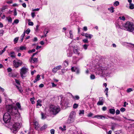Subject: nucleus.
Here are the masks:
<instances>
[{
    "label": "nucleus",
    "mask_w": 134,
    "mask_h": 134,
    "mask_svg": "<svg viewBox=\"0 0 134 134\" xmlns=\"http://www.w3.org/2000/svg\"><path fill=\"white\" fill-rule=\"evenodd\" d=\"M7 111L13 116V119L9 123V125L12 126L11 130L13 133H15L20 127L21 118L19 115L18 108L12 104L6 105Z\"/></svg>",
    "instance_id": "f257e3e1"
},
{
    "label": "nucleus",
    "mask_w": 134,
    "mask_h": 134,
    "mask_svg": "<svg viewBox=\"0 0 134 134\" xmlns=\"http://www.w3.org/2000/svg\"><path fill=\"white\" fill-rule=\"evenodd\" d=\"M117 28L120 29L132 32L134 31V24L132 22H127L123 24L121 21H117L115 24Z\"/></svg>",
    "instance_id": "f03ea898"
},
{
    "label": "nucleus",
    "mask_w": 134,
    "mask_h": 134,
    "mask_svg": "<svg viewBox=\"0 0 134 134\" xmlns=\"http://www.w3.org/2000/svg\"><path fill=\"white\" fill-rule=\"evenodd\" d=\"M96 72L100 74L105 75L109 74V68H95Z\"/></svg>",
    "instance_id": "7ed1b4c3"
},
{
    "label": "nucleus",
    "mask_w": 134,
    "mask_h": 134,
    "mask_svg": "<svg viewBox=\"0 0 134 134\" xmlns=\"http://www.w3.org/2000/svg\"><path fill=\"white\" fill-rule=\"evenodd\" d=\"M49 110L51 113L55 115L60 111V108L58 106L52 105L50 106Z\"/></svg>",
    "instance_id": "20e7f679"
},
{
    "label": "nucleus",
    "mask_w": 134,
    "mask_h": 134,
    "mask_svg": "<svg viewBox=\"0 0 134 134\" xmlns=\"http://www.w3.org/2000/svg\"><path fill=\"white\" fill-rule=\"evenodd\" d=\"M75 114V113L74 112L72 111L71 113L69 118L67 120L66 123L67 124H70L74 121Z\"/></svg>",
    "instance_id": "39448f33"
},
{
    "label": "nucleus",
    "mask_w": 134,
    "mask_h": 134,
    "mask_svg": "<svg viewBox=\"0 0 134 134\" xmlns=\"http://www.w3.org/2000/svg\"><path fill=\"white\" fill-rule=\"evenodd\" d=\"M9 113H6L4 114L3 116V119L4 122L5 123L9 122L10 121L11 119L10 115Z\"/></svg>",
    "instance_id": "423d86ee"
},
{
    "label": "nucleus",
    "mask_w": 134,
    "mask_h": 134,
    "mask_svg": "<svg viewBox=\"0 0 134 134\" xmlns=\"http://www.w3.org/2000/svg\"><path fill=\"white\" fill-rule=\"evenodd\" d=\"M28 71V69L26 68H22L20 70V74L21 76L22 79L26 76V75Z\"/></svg>",
    "instance_id": "0eeeda50"
},
{
    "label": "nucleus",
    "mask_w": 134,
    "mask_h": 134,
    "mask_svg": "<svg viewBox=\"0 0 134 134\" xmlns=\"http://www.w3.org/2000/svg\"><path fill=\"white\" fill-rule=\"evenodd\" d=\"M73 52L75 54H76L79 57H80V58H82L83 57V54L80 53L78 49L75 47H73Z\"/></svg>",
    "instance_id": "6e6552de"
},
{
    "label": "nucleus",
    "mask_w": 134,
    "mask_h": 134,
    "mask_svg": "<svg viewBox=\"0 0 134 134\" xmlns=\"http://www.w3.org/2000/svg\"><path fill=\"white\" fill-rule=\"evenodd\" d=\"M60 97L61 98L60 104L62 105H64L65 106L68 105V103L67 99L64 97H62L61 96H60Z\"/></svg>",
    "instance_id": "1a4fd4ad"
},
{
    "label": "nucleus",
    "mask_w": 134,
    "mask_h": 134,
    "mask_svg": "<svg viewBox=\"0 0 134 134\" xmlns=\"http://www.w3.org/2000/svg\"><path fill=\"white\" fill-rule=\"evenodd\" d=\"M13 63V64L15 65L16 67L20 66L22 64V61L20 60H14Z\"/></svg>",
    "instance_id": "9d476101"
},
{
    "label": "nucleus",
    "mask_w": 134,
    "mask_h": 134,
    "mask_svg": "<svg viewBox=\"0 0 134 134\" xmlns=\"http://www.w3.org/2000/svg\"><path fill=\"white\" fill-rule=\"evenodd\" d=\"M99 98V101L97 103V104L98 105H102L103 104L104 100L102 98H102Z\"/></svg>",
    "instance_id": "9b49d317"
},
{
    "label": "nucleus",
    "mask_w": 134,
    "mask_h": 134,
    "mask_svg": "<svg viewBox=\"0 0 134 134\" xmlns=\"http://www.w3.org/2000/svg\"><path fill=\"white\" fill-rule=\"evenodd\" d=\"M82 58H80V57H73V62L74 63H76L79 60L81 59Z\"/></svg>",
    "instance_id": "f8f14e48"
},
{
    "label": "nucleus",
    "mask_w": 134,
    "mask_h": 134,
    "mask_svg": "<svg viewBox=\"0 0 134 134\" xmlns=\"http://www.w3.org/2000/svg\"><path fill=\"white\" fill-rule=\"evenodd\" d=\"M71 69L72 71L76 72L77 74L79 72V70L78 68H71Z\"/></svg>",
    "instance_id": "ddd939ff"
},
{
    "label": "nucleus",
    "mask_w": 134,
    "mask_h": 134,
    "mask_svg": "<svg viewBox=\"0 0 134 134\" xmlns=\"http://www.w3.org/2000/svg\"><path fill=\"white\" fill-rule=\"evenodd\" d=\"M93 118H97L98 119L100 118L102 119H107L105 116H102L101 115H95L93 117Z\"/></svg>",
    "instance_id": "4468645a"
},
{
    "label": "nucleus",
    "mask_w": 134,
    "mask_h": 134,
    "mask_svg": "<svg viewBox=\"0 0 134 134\" xmlns=\"http://www.w3.org/2000/svg\"><path fill=\"white\" fill-rule=\"evenodd\" d=\"M5 103L6 104H12V99L8 98H5Z\"/></svg>",
    "instance_id": "2eb2a0df"
},
{
    "label": "nucleus",
    "mask_w": 134,
    "mask_h": 134,
    "mask_svg": "<svg viewBox=\"0 0 134 134\" xmlns=\"http://www.w3.org/2000/svg\"><path fill=\"white\" fill-rule=\"evenodd\" d=\"M42 100L40 99H38L37 101V103L36 104V108H38L39 107H38V106H40L41 107L42 106V104L41 103H42Z\"/></svg>",
    "instance_id": "dca6fc26"
},
{
    "label": "nucleus",
    "mask_w": 134,
    "mask_h": 134,
    "mask_svg": "<svg viewBox=\"0 0 134 134\" xmlns=\"http://www.w3.org/2000/svg\"><path fill=\"white\" fill-rule=\"evenodd\" d=\"M67 55L68 57H71L72 55V52L69 49L67 50Z\"/></svg>",
    "instance_id": "f3484780"
},
{
    "label": "nucleus",
    "mask_w": 134,
    "mask_h": 134,
    "mask_svg": "<svg viewBox=\"0 0 134 134\" xmlns=\"http://www.w3.org/2000/svg\"><path fill=\"white\" fill-rule=\"evenodd\" d=\"M40 75L38 74L35 78V79L34 81V83H36L37 81H39L40 79Z\"/></svg>",
    "instance_id": "a211bd4d"
},
{
    "label": "nucleus",
    "mask_w": 134,
    "mask_h": 134,
    "mask_svg": "<svg viewBox=\"0 0 134 134\" xmlns=\"http://www.w3.org/2000/svg\"><path fill=\"white\" fill-rule=\"evenodd\" d=\"M37 61V58H31L30 62L31 63H34Z\"/></svg>",
    "instance_id": "6ab92c4d"
},
{
    "label": "nucleus",
    "mask_w": 134,
    "mask_h": 134,
    "mask_svg": "<svg viewBox=\"0 0 134 134\" xmlns=\"http://www.w3.org/2000/svg\"><path fill=\"white\" fill-rule=\"evenodd\" d=\"M68 60H65L63 63V66L66 67L68 66Z\"/></svg>",
    "instance_id": "aec40b11"
},
{
    "label": "nucleus",
    "mask_w": 134,
    "mask_h": 134,
    "mask_svg": "<svg viewBox=\"0 0 134 134\" xmlns=\"http://www.w3.org/2000/svg\"><path fill=\"white\" fill-rule=\"evenodd\" d=\"M34 124L35 125V128L36 129H38V128L39 127V125L38 122L36 121L34 122Z\"/></svg>",
    "instance_id": "412c9836"
},
{
    "label": "nucleus",
    "mask_w": 134,
    "mask_h": 134,
    "mask_svg": "<svg viewBox=\"0 0 134 134\" xmlns=\"http://www.w3.org/2000/svg\"><path fill=\"white\" fill-rule=\"evenodd\" d=\"M93 36L92 35L88 34H85V36L88 38L90 39H91V38L93 37Z\"/></svg>",
    "instance_id": "4be33fe9"
},
{
    "label": "nucleus",
    "mask_w": 134,
    "mask_h": 134,
    "mask_svg": "<svg viewBox=\"0 0 134 134\" xmlns=\"http://www.w3.org/2000/svg\"><path fill=\"white\" fill-rule=\"evenodd\" d=\"M60 68H54L52 70V71L53 72H56L59 69H60Z\"/></svg>",
    "instance_id": "5701e85b"
},
{
    "label": "nucleus",
    "mask_w": 134,
    "mask_h": 134,
    "mask_svg": "<svg viewBox=\"0 0 134 134\" xmlns=\"http://www.w3.org/2000/svg\"><path fill=\"white\" fill-rule=\"evenodd\" d=\"M10 57L12 58H15V53L13 52H11L10 53Z\"/></svg>",
    "instance_id": "b1692460"
},
{
    "label": "nucleus",
    "mask_w": 134,
    "mask_h": 134,
    "mask_svg": "<svg viewBox=\"0 0 134 134\" xmlns=\"http://www.w3.org/2000/svg\"><path fill=\"white\" fill-rule=\"evenodd\" d=\"M110 113L112 114H114L115 113V110L114 109H110L109 110Z\"/></svg>",
    "instance_id": "393cba45"
},
{
    "label": "nucleus",
    "mask_w": 134,
    "mask_h": 134,
    "mask_svg": "<svg viewBox=\"0 0 134 134\" xmlns=\"http://www.w3.org/2000/svg\"><path fill=\"white\" fill-rule=\"evenodd\" d=\"M114 8L113 7H111L108 8V9L111 13H113L114 12Z\"/></svg>",
    "instance_id": "a878e982"
},
{
    "label": "nucleus",
    "mask_w": 134,
    "mask_h": 134,
    "mask_svg": "<svg viewBox=\"0 0 134 134\" xmlns=\"http://www.w3.org/2000/svg\"><path fill=\"white\" fill-rule=\"evenodd\" d=\"M16 106L18 108L20 109L21 110V106L20 104L19 103H17L16 104Z\"/></svg>",
    "instance_id": "bb28decb"
},
{
    "label": "nucleus",
    "mask_w": 134,
    "mask_h": 134,
    "mask_svg": "<svg viewBox=\"0 0 134 134\" xmlns=\"http://www.w3.org/2000/svg\"><path fill=\"white\" fill-rule=\"evenodd\" d=\"M20 50L21 51L25 50L26 49V47L25 46H21L20 47Z\"/></svg>",
    "instance_id": "cd10ccee"
},
{
    "label": "nucleus",
    "mask_w": 134,
    "mask_h": 134,
    "mask_svg": "<svg viewBox=\"0 0 134 134\" xmlns=\"http://www.w3.org/2000/svg\"><path fill=\"white\" fill-rule=\"evenodd\" d=\"M129 7L130 9H132L134 8V4L131 3H130Z\"/></svg>",
    "instance_id": "c85d7f7f"
},
{
    "label": "nucleus",
    "mask_w": 134,
    "mask_h": 134,
    "mask_svg": "<svg viewBox=\"0 0 134 134\" xmlns=\"http://www.w3.org/2000/svg\"><path fill=\"white\" fill-rule=\"evenodd\" d=\"M41 118L42 119H45L46 118V116L42 112H41Z\"/></svg>",
    "instance_id": "c756f323"
},
{
    "label": "nucleus",
    "mask_w": 134,
    "mask_h": 134,
    "mask_svg": "<svg viewBox=\"0 0 134 134\" xmlns=\"http://www.w3.org/2000/svg\"><path fill=\"white\" fill-rule=\"evenodd\" d=\"M47 127V125H44L41 128V130H43L45 129Z\"/></svg>",
    "instance_id": "7c9ffc66"
},
{
    "label": "nucleus",
    "mask_w": 134,
    "mask_h": 134,
    "mask_svg": "<svg viewBox=\"0 0 134 134\" xmlns=\"http://www.w3.org/2000/svg\"><path fill=\"white\" fill-rule=\"evenodd\" d=\"M66 126H63V127H62L60 126L59 127V129L62 130V131H63L66 130Z\"/></svg>",
    "instance_id": "2f4dec72"
},
{
    "label": "nucleus",
    "mask_w": 134,
    "mask_h": 134,
    "mask_svg": "<svg viewBox=\"0 0 134 134\" xmlns=\"http://www.w3.org/2000/svg\"><path fill=\"white\" fill-rule=\"evenodd\" d=\"M88 45H87L86 44H84L83 46L82 47L85 50H86L87 49L88 47Z\"/></svg>",
    "instance_id": "473e14b6"
},
{
    "label": "nucleus",
    "mask_w": 134,
    "mask_h": 134,
    "mask_svg": "<svg viewBox=\"0 0 134 134\" xmlns=\"http://www.w3.org/2000/svg\"><path fill=\"white\" fill-rule=\"evenodd\" d=\"M19 39V37H16L14 38V43L16 44V43L18 41V40Z\"/></svg>",
    "instance_id": "72a5a7b5"
},
{
    "label": "nucleus",
    "mask_w": 134,
    "mask_h": 134,
    "mask_svg": "<svg viewBox=\"0 0 134 134\" xmlns=\"http://www.w3.org/2000/svg\"><path fill=\"white\" fill-rule=\"evenodd\" d=\"M69 34L70 35V38H71L72 39L73 37V36L72 35V32L71 30L70 31Z\"/></svg>",
    "instance_id": "f704fd0d"
},
{
    "label": "nucleus",
    "mask_w": 134,
    "mask_h": 134,
    "mask_svg": "<svg viewBox=\"0 0 134 134\" xmlns=\"http://www.w3.org/2000/svg\"><path fill=\"white\" fill-rule=\"evenodd\" d=\"M7 19L8 21L9 22L11 23L12 21V18L10 17H7Z\"/></svg>",
    "instance_id": "c9c22d12"
},
{
    "label": "nucleus",
    "mask_w": 134,
    "mask_h": 134,
    "mask_svg": "<svg viewBox=\"0 0 134 134\" xmlns=\"http://www.w3.org/2000/svg\"><path fill=\"white\" fill-rule=\"evenodd\" d=\"M14 49L16 51V52H19V51L20 50V47H17L16 48H15Z\"/></svg>",
    "instance_id": "e433bc0d"
},
{
    "label": "nucleus",
    "mask_w": 134,
    "mask_h": 134,
    "mask_svg": "<svg viewBox=\"0 0 134 134\" xmlns=\"http://www.w3.org/2000/svg\"><path fill=\"white\" fill-rule=\"evenodd\" d=\"M79 106V105L78 104H77L76 103H75L73 105V108L74 109H76Z\"/></svg>",
    "instance_id": "4c0bfd02"
},
{
    "label": "nucleus",
    "mask_w": 134,
    "mask_h": 134,
    "mask_svg": "<svg viewBox=\"0 0 134 134\" xmlns=\"http://www.w3.org/2000/svg\"><path fill=\"white\" fill-rule=\"evenodd\" d=\"M119 18L121 20L124 21L125 20V18L124 16H120L119 17Z\"/></svg>",
    "instance_id": "58836bf2"
},
{
    "label": "nucleus",
    "mask_w": 134,
    "mask_h": 134,
    "mask_svg": "<svg viewBox=\"0 0 134 134\" xmlns=\"http://www.w3.org/2000/svg\"><path fill=\"white\" fill-rule=\"evenodd\" d=\"M19 22V20L18 19H16L12 23L13 25H14L15 23L17 24Z\"/></svg>",
    "instance_id": "ea45409f"
},
{
    "label": "nucleus",
    "mask_w": 134,
    "mask_h": 134,
    "mask_svg": "<svg viewBox=\"0 0 134 134\" xmlns=\"http://www.w3.org/2000/svg\"><path fill=\"white\" fill-rule=\"evenodd\" d=\"M73 98L76 100H78L80 98V97L78 96L77 95L75 96H73Z\"/></svg>",
    "instance_id": "a19ab883"
},
{
    "label": "nucleus",
    "mask_w": 134,
    "mask_h": 134,
    "mask_svg": "<svg viewBox=\"0 0 134 134\" xmlns=\"http://www.w3.org/2000/svg\"><path fill=\"white\" fill-rule=\"evenodd\" d=\"M119 5V2L118 1H116L114 3V5L115 6H117Z\"/></svg>",
    "instance_id": "79ce46f5"
},
{
    "label": "nucleus",
    "mask_w": 134,
    "mask_h": 134,
    "mask_svg": "<svg viewBox=\"0 0 134 134\" xmlns=\"http://www.w3.org/2000/svg\"><path fill=\"white\" fill-rule=\"evenodd\" d=\"M108 88L106 87L104 91V92L106 93V95L107 96H108Z\"/></svg>",
    "instance_id": "37998d69"
},
{
    "label": "nucleus",
    "mask_w": 134,
    "mask_h": 134,
    "mask_svg": "<svg viewBox=\"0 0 134 134\" xmlns=\"http://www.w3.org/2000/svg\"><path fill=\"white\" fill-rule=\"evenodd\" d=\"M133 91V90L132 88H128L126 91L127 93H129Z\"/></svg>",
    "instance_id": "c03bdc74"
},
{
    "label": "nucleus",
    "mask_w": 134,
    "mask_h": 134,
    "mask_svg": "<svg viewBox=\"0 0 134 134\" xmlns=\"http://www.w3.org/2000/svg\"><path fill=\"white\" fill-rule=\"evenodd\" d=\"M90 78L91 80H93L95 79V76L94 75H91L90 76Z\"/></svg>",
    "instance_id": "a18cd8bd"
},
{
    "label": "nucleus",
    "mask_w": 134,
    "mask_h": 134,
    "mask_svg": "<svg viewBox=\"0 0 134 134\" xmlns=\"http://www.w3.org/2000/svg\"><path fill=\"white\" fill-rule=\"evenodd\" d=\"M35 51V49H33L31 50H29L28 51V53H30L32 52H34Z\"/></svg>",
    "instance_id": "49530a36"
},
{
    "label": "nucleus",
    "mask_w": 134,
    "mask_h": 134,
    "mask_svg": "<svg viewBox=\"0 0 134 134\" xmlns=\"http://www.w3.org/2000/svg\"><path fill=\"white\" fill-rule=\"evenodd\" d=\"M83 42L85 43H88L89 42L87 39H84L82 40Z\"/></svg>",
    "instance_id": "de8ad7c7"
},
{
    "label": "nucleus",
    "mask_w": 134,
    "mask_h": 134,
    "mask_svg": "<svg viewBox=\"0 0 134 134\" xmlns=\"http://www.w3.org/2000/svg\"><path fill=\"white\" fill-rule=\"evenodd\" d=\"M93 115V114L91 113H90L88 115H87V116L88 117H90L92 116Z\"/></svg>",
    "instance_id": "09e8293b"
},
{
    "label": "nucleus",
    "mask_w": 134,
    "mask_h": 134,
    "mask_svg": "<svg viewBox=\"0 0 134 134\" xmlns=\"http://www.w3.org/2000/svg\"><path fill=\"white\" fill-rule=\"evenodd\" d=\"M4 33V31L3 30H0V36H3Z\"/></svg>",
    "instance_id": "8fccbe9b"
},
{
    "label": "nucleus",
    "mask_w": 134,
    "mask_h": 134,
    "mask_svg": "<svg viewBox=\"0 0 134 134\" xmlns=\"http://www.w3.org/2000/svg\"><path fill=\"white\" fill-rule=\"evenodd\" d=\"M84 111L83 110H80L79 113V114L80 115L81 114H83Z\"/></svg>",
    "instance_id": "3c124183"
},
{
    "label": "nucleus",
    "mask_w": 134,
    "mask_h": 134,
    "mask_svg": "<svg viewBox=\"0 0 134 134\" xmlns=\"http://www.w3.org/2000/svg\"><path fill=\"white\" fill-rule=\"evenodd\" d=\"M30 31V30L29 29H27L26 31H25V32L26 33V34H29Z\"/></svg>",
    "instance_id": "603ef678"
},
{
    "label": "nucleus",
    "mask_w": 134,
    "mask_h": 134,
    "mask_svg": "<svg viewBox=\"0 0 134 134\" xmlns=\"http://www.w3.org/2000/svg\"><path fill=\"white\" fill-rule=\"evenodd\" d=\"M125 110L126 109L125 108L123 107L121 108L120 109V111L122 112H124Z\"/></svg>",
    "instance_id": "864d4df0"
},
{
    "label": "nucleus",
    "mask_w": 134,
    "mask_h": 134,
    "mask_svg": "<svg viewBox=\"0 0 134 134\" xmlns=\"http://www.w3.org/2000/svg\"><path fill=\"white\" fill-rule=\"evenodd\" d=\"M7 70L8 72H11L12 71V69L10 68H8L7 69Z\"/></svg>",
    "instance_id": "5fc2aeb1"
},
{
    "label": "nucleus",
    "mask_w": 134,
    "mask_h": 134,
    "mask_svg": "<svg viewBox=\"0 0 134 134\" xmlns=\"http://www.w3.org/2000/svg\"><path fill=\"white\" fill-rule=\"evenodd\" d=\"M18 90H19V91L21 93L23 91V90H22V87H20L19 88H18Z\"/></svg>",
    "instance_id": "6e6d98bb"
},
{
    "label": "nucleus",
    "mask_w": 134,
    "mask_h": 134,
    "mask_svg": "<svg viewBox=\"0 0 134 134\" xmlns=\"http://www.w3.org/2000/svg\"><path fill=\"white\" fill-rule=\"evenodd\" d=\"M111 119H113L115 120H119L118 118H116L115 117H111Z\"/></svg>",
    "instance_id": "4d7b16f0"
},
{
    "label": "nucleus",
    "mask_w": 134,
    "mask_h": 134,
    "mask_svg": "<svg viewBox=\"0 0 134 134\" xmlns=\"http://www.w3.org/2000/svg\"><path fill=\"white\" fill-rule=\"evenodd\" d=\"M51 134H54V130L53 129H51Z\"/></svg>",
    "instance_id": "13d9d810"
},
{
    "label": "nucleus",
    "mask_w": 134,
    "mask_h": 134,
    "mask_svg": "<svg viewBox=\"0 0 134 134\" xmlns=\"http://www.w3.org/2000/svg\"><path fill=\"white\" fill-rule=\"evenodd\" d=\"M28 25H29L33 26L34 25L33 23L32 22H29L28 23Z\"/></svg>",
    "instance_id": "bf43d9fd"
},
{
    "label": "nucleus",
    "mask_w": 134,
    "mask_h": 134,
    "mask_svg": "<svg viewBox=\"0 0 134 134\" xmlns=\"http://www.w3.org/2000/svg\"><path fill=\"white\" fill-rule=\"evenodd\" d=\"M5 51V48H4L3 49L2 51H0V54H2Z\"/></svg>",
    "instance_id": "052dcab7"
},
{
    "label": "nucleus",
    "mask_w": 134,
    "mask_h": 134,
    "mask_svg": "<svg viewBox=\"0 0 134 134\" xmlns=\"http://www.w3.org/2000/svg\"><path fill=\"white\" fill-rule=\"evenodd\" d=\"M31 15L32 17L33 18L34 16H35V13L34 12L32 13H31Z\"/></svg>",
    "instance_id": "680f3d73"
},
{
    "label": "nucleus",
    "mask_w": 134,
    "mask_h": 134,
    "mask_svg": "<svg viewBox=\"0 0 134 134\" xmlns=\"http://www.w3.org/2000/svg\"><path fill=\"white\" fill-rule=\"evenodd\" d=\"M116 113L117 115L119 114L120 113V111L118 109L117 110L116 112Z\"/></svg>",
    "instance_id": "e2e57ef3"
},
{
    "label": "nucleus",
    "mask_w": 134,
    "mask_h": 134,
    "mask_svg": "<svg viewBox=\"0 0 134 134\" xmlns=\"http://www.w3.org/2000/svg\"><path fill=\"white\" fill-rule=\"evenodd\" d=\"M25 31L24 32H23V34L22 35H21V38H23V37H24V36H25Z\"/></svg>",
    "instance_id": "0e129e2a"
},
{
    "label": "nucleus",
    "mask_w": 134,
    "mask_h": 134,
    "mask_svg": "<svg viewBox=\"0 0 134 134\" xmlns=\"http://www.w3.org/2000/svg\"><path fill=\"white\" fill-rule=\"evenodd\" d=\"M48 32L46 30H44V34L45 35V36H46V34Z\"/></svg>",
    "instance_id": "69168bd1"
},
{
    "label": "nucleus",
    "mask_w": 134,
    "mask_h": 134,
    "mask_svg": "<svg viewBox=\"0 0 134 134\" xmlns=\"http://www.w3.org/2000/svg\"><path fill=\"white\" fill-rule=\"evenodd\" d=\"M83 30L85 31H86L87 30V27L86 26H85L83 28Z\"/></svg>",
    "instance_id": "338daca9"
},
{
    "label": "nucleus",
    "mask_w": 134,
    "mask_h": 134,
    "mask_svg": "<svg viewBox=\"0 0 134 134\" xmlns=\"http://www.w3.org/2000/svg\"><path fill=\"white\" fill-rule=\"evenodd\" d=\"M72 134H79V133L77 131H75L73 132Z\"/></svg>",
    "instance_id": "774afa93"
}]
</instances>
